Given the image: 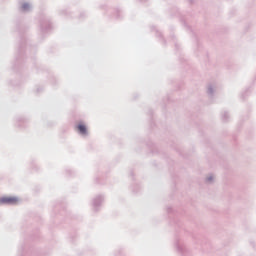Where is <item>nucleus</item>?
Listing matches in <instances>:
<instances>
[{
	"label": "nucleus",
	"instance_id": "nucleus-1",
	"mask_svg": "<svg viewBox=\"0 0 256 256\" xmlns=\"http://www.w3.org/2000/svg\"><path fill=\"white\" fill-rule=\"evenodd\" d=\"M19 198L15 196H4L0 198V205H17Z\"/></svg>",
	"mask_w": 256,
	"mask_h": 256
},
{
	"label": "nucleus",
	"instance_id": "nucleus-2",
	"mask_svg": "<svg viewBox=\"0 0 256 256\" xmlns=\"http://www.w3.org/2000/svg\"><path fill=\"white\" fill-rule=\"evenodd\" d=\"M78 131L82 135H87V127L85 125H83V124H79L78 125Z\"/></svg>",
	"mask_w": 256,
	"mask_h": 256
},
{
	"label": "nucleus",
	"instance_id": "nucleus-3",
	"mask_svg": "<svg viewBox=\"0 0 256 256\" xmlns=\"http://www.w3.org/2000/svg\"><path fill=\"white\" fill-rule=\"evenodd\" d=\"M28 7H29L28 4H24V5L22 6V9L25 11V10H27Z\"/></svg>",
	"mask_w": 256,
	"mask_h": 256
}]
</instances>
